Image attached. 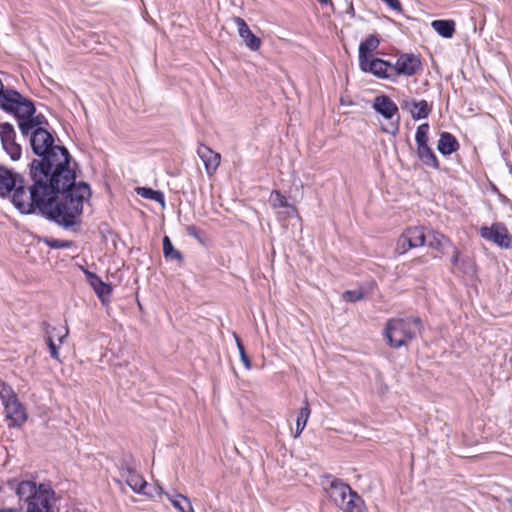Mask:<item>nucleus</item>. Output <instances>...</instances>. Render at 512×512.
<instances>
[{
	"label": "nucleus",
	"mask_w": 512,
	"mask_h": 512,
	"mask_svg": "<svg viewBox=\"0 0 512 512\" xmlns=\"http://www.w3.org/2000/svg\"><path fill=\"white\" fill-rule=\"evenodd\" d=\"M428 132H429V125L428 123H423L418 126L415 134V141L418 146H425L428 145Z\"/></svg>",
	"instance_id": "obj_32"
},
{
	"label": "nucleus",
	"mask_w": 512,
	"mask_h": 512,
	"mask_svg": "<svg viewBox=\"0 0 512 512\" xmlns=\"http://www.w3.org/2000/svg\"><path fill=\"white\" fill-rule=\"evenodd\" d=\"M197 154L202 160L206 173L212 175L217 170L221 156L219 153L214 152L210 147L200 144L197 148Z\"/></svg>",
	"instance_id": "obj_17"
},
{
	"label": "nucleus",
	"mask_w": 512,
	"mask_h": 512,
	"mask_svg": "<svg viewBox=\"0 0 512 512\" xmlns=\"http://www.w3.org/2000/svg\"><path fill=\"white\" fill-rule=\"evenodd\" d=\"M24 179L18 173L0 166V196L5 197L10 194L16 185L23 183Z\"/></svg>",
	"instance_id": "obj_14"
},
{
	"label": "nucleus",
	"mask_w": 512,
	"mask_h": 512,
	"mask_svg": "<svg viewBox=\"0 0 512 512\" xmlns=\"http://www.w3.org/2000/svg\"><path fill=\"white\" fill-rule=\"evenodd\" d=\"M458 255H459V252L456 248H454V256L452 258V263L453 264H456L458 262Z\"/></svg>",
	"instance_id": "obj_38"
},
{
	"label": "nucleus",
	"mask_w": 512,
	"mask_h": 512,
	"mask_svg": "<svg viewBox=\"0 0 512 512\" xmlns=\"http://www.w3.org/2000/svg\"><path fill=\"white\" fill-rule=\"evenodd\" d=\"M33 185L26 188L19 183L13 189L12 203L22 214H31L38 209L49 219L66 227L76 224L82 214L83 203L91 195L84 182L64 185L59 175H50L38 168L30 169Z\"/></svg>",
	"instance_id": "obj_1"
},
{
	"label": "nucleus",
	"mask_w": 512,
	"mask_h": 512,
	"mask_svg": "<svg viewBox=\"0 0 512 512\" xmlns=\"http://www.w3.org/2000/svg\"><path fill=\"white\" fill-rule=\"evenodd\" d=\"M87 280L103 304H108L112 294V288L104 283L96 274L86 271Z\"/></svg>",
	"instance_id": "obj_19"
},
{
	"label": "nucleus",
	"mask_w": 512,
	"mask_h": 512,
	"mask_svg": "<svg viewBox=\"0 0 512 512\" xmlns=\"http://www.w3.org/2000/svg\"><path fill=\"white\" fill-rule=\"evenodd\" d=\"M323 485L331 501L344 512H364V501L348 484L326 476Z\"/></svg>",
	"instance_id": "obj_4"
},
{
	"label": "nucleus",
	"mask_w": 512,
	"mask_h": 512,
	"mask_svg": "<svg viewBox=\"0 0 512 512\" xmlns=\"http://www.w3.org/2000/svg\"><path fill=\"white\" fill-rule=\"evenodd\" d=\"M391 9L400 12L402 10L399 0H382Z\"/></svg>",
	"instance_id": "obj_36"
},
{
	"label": "nucleus",
	"mask_w": 512,
	"mask_h": 512,
	"mask_svg": "<svg viewBox=\"0 0 512 512\" xmlns=\"http://www.w3.org/2000/svg\"><path fill=\"white\" fill-rule=\"evenodd\" d=\"M364 298L362 289L346 290L342 293V299L346 302H356Z\"/></svg>",
	"instance_id": "obj_35"
},
{
	"label": "nucleus",
	"mask_w": 512,
	"mask_h": 512,
	"mask_svg": "<svg viewBox=\"0 0 512 512\" xmlns=\"http://www.w3.org/2000/svg\"><path fill=\"white\" fill-rule=\"evenodd\" d=\"M46 126H48L46 118L42 114H38L29 121L27 131H21L22 135L30 136L32 151L41 157L39 160H33L30 169L38 168L49 176L58 174L64 185L76 183L75 173L69 166L68 150L54 144V137L46 129Z\"/></svg>",
	"instance_id": "obj_2"
},
{
	"label": "nucleus",
	"mask_w": 512,
	"mask_h": 512,
	"mask_svg": "<svg viewBox=\"0 0 512 512\" xmlns=\"http://www.w3.org/2000/svg\"><path fill=\"white\" fill-rule=\"evenodd\" d=\"M186 232L188 233V235L190 236H193V237H198V229L196 226L194 225H189L186 227Z\"/></svg>",
	"instance_id": "obj_37"
},
{
	"label": "nucleus",
	"mask_w": 512,
	"mask_h": 512,
	"mask_svg": "<svg viewBox=\"0 0 512 512\" xmlns=\"http://www.w3.org/2000/svg\"><path fill=\"white\" fill-rule=\"evenodd\" d=\"M0 141L4 151L13 161L20 159L21 145L16 142V131L10 123H0Z\"/></svg>",
	"instance_id": "obj_10"
},
{
	"label": "nucleus",
	"mask_w": 512,
	"mask_h": 512,
	"mask_svg": "<svg viewBox=\"0 0 512 512\" xmlns=\"http://www.w3.org/2000/svg\"><path fill=\"white\" fill-rule=\"evenodd\" d=\"M0 399L4 406L8 426L22 427L28 419L26 407L20 402L10 385L0 380Z\"/></svg>",
	"instance_id": "obj_6"
},
{
	"label": "nucleus",
	"mask_w": 512,
	"mask_h": 512,
	"mask_svg": "<svg viewBox=\"0 0 512 512\" xmlns=\"http://www.w3.org/2000/svg\"><path fill=\"white\" fill-rule=\"evenodd\" d=\"M380 44L379 39L375 35H369L364 41H362L359 45V62L363 60L369 59V54L375 51Z\"/></svg>",
	"instance_id": "obj_23"
},
{
	"label": "nucleus",
	"mask_w": 512,
	"mask_h": 512,
	"mask_svg": "<svg viewBox=\"0 0 512 512\" xmlns=\"http://www.w3.org/2000/svg\"><path fill=\"white\" fill-rule=\"evenodd\" d=\"M158 494L164 495L179 512H194L192 504L186 496L179 493L164 492L161 488L158 489Z\"/></svg>",
	"instance_id": "obj_20"
},
{
	"label": "nucleus",
	"mask_w": 512,
	"mask_h": 512,
	"mask_svg": "<svg viewBox=\"0 0 512 512\" xmlns=\"http://www.w3.org/2000/svg\"><path fill=\"white\" fill-rule=\"evenodd\" d=\"M54 492L45 484L38 486V491L27 502V512H49Z\"/></svg>",
	"instance_id": "obj_13"
},
{
	"label": "nucleus",
	"mask_w": 512,
	"mask_h": 512,
	"mask_svg": "<svg viewBox=\"0 0 512 512\" xmlns=\"http://www.w3.org/2000/svg\"><path fill=\"white\" fill-rule=\"evenodd\" d=\"M270 206L277 210L280 208L286 209L284 212L287 217L292 216L294 213H296V208L291 205L287 198L282 195L278 190H274L271 192L268 200Z\"/></svg>",
	"instance_id": "obj_22"
},
{
	"label": "nucleus",
	"mask_w": 512,
	"mask_h": 512,
	"mask_svg": "<svg viewBox=\"0 0 512 512\" xmlns=\"http://www.w3.org/2000/svg\"><path fill=\"white\" fill-rule=\"evenodd\" d=\"M38 491V486L32 481H23L17 487V495L21 500L28 502Z\"/></svg>",
	"instance_id": "obj_29"
},
{
	"label": "nucleus",
	"mask_w": 512,
	"mask_h": 512,
	"mask_svg": "<svg viewBox=\"0 0 512 512\" xmlns=\"http://www.w3.org/2000/svg\"><path fill=\"white\" fill-rule=\"evenodd\" d=\"M403 110L408 111L414 120L426 118L430 113V108L426 100L416 101L412 98L403 99L400 103Z\"/></svg>",
	"instance_id": "obj_18"
},
{
	"label": "nucleus",
	"mask_w": 512,
	"mask_h": 512,
	"mask_svg": "<svg viewBox=\"0 0 512 512\" xmlns=\"http://www.w3.org/2000/svg\"><path fill=\"white\" fill-rule=\"evenodd\" d=\"M138 195L145 199H150L160 203L162 206L165 205L164 195L161 191L153 190L146 187H138L136 189Z\"/></svg>",
	"instance_id": "obj_30"
},
{
	"label": "nucleus",
	"mask_w": 512,
	"mask_h": 512,
	"mask_svg": "<svg viewBox=\"0 0 512 512\" xmlns=\"http://www.w3.org/2000/svg\"><path fill=\"white\" fill-rule=\"evenodd\" d=\"M412 248L413 247L409 245L408 237L406 236L405 232H403L397 240L395 248L396 253L399 255H403Z\"/></svg>",
	"instance_id": "obj_33"
},
{
	"label": "nucleus",
	"mask_w": 512,
	"mask_h": 512,
	"mask_svg": "<svg viewBox=\"0 0 512 512\" xmlns=\"http://www.w3.org/2000/svg\"><path fill=\"white\" fill-rule=\"evenodd\" d=\"M422 323L418 317L390 319L385 326L384 336L393 348H400L411 342L421 333Z\"/></svg>",
	"instance_id": "obj_5"
},
{
	"label": "nucleus",
	"mask_w": 512,
	"mask_h": 512,
	"mask_svg": "<svg viewBox=\"0 0 512 512\" xmlns=\"http://www.w3.org/2000/svg\"><path fill=\"white\" fill-rule=\"evenodd\" d=\"M429 247L438 251L443 250L447 246H451L448 238L437 231H429L426 233V243Z\"/></svg>",
	"instance_id": "obj_24"
},
{
	"label": "nucleus",
	"mask_w": 512,
	"mask_h": 512,
	"mask_svg": "<svg viewBox=\"0 0 512 512\" xmlns=\"http://www.w3.org/2000/svg\"><path fill=\"white\" fill-rule=\"evenodd\" d=\"M234 338H235V341H236V345H237V348H238V351H239V354H240V358H241V361L243 363V365L245 366V368L247 370H250L252 365H251V361L249 359V357L247 356L246 352H245V349H244V346L241 342V339L238 337L237 334H234Z\"/></svg>",
	"instance_id": "obj_34"
},
{
	"label": "nucleus",
	"mask_w": 512,
	"mask_h": 512,
	"mask_svg": "<svg viewBox=\"0 0 512 512\" xmlns=\"http://www.w3.org/2000/svg\"><path fill=\"white\" fill-rule=\"evenodd\" d=\"M68 333L69 331L67 328H52L46 332V343L48 345L50 355L53 359L58 361L60 360L58 349L59 346L67 338Z\"/></svg>",
	"instance_id": "obj_16"
},
{
	"label": "nucleus",
	"mask_w": 512,
	"mask_h": 512,
	"mask_svg": "<svg viewBox=\"0 0 512 512\" xmlns=\"http://www.w3.org/2000/svg\"><path fill=\"white\" fill-rule=\"evenodd\" d=\"M121 479H116V483L123 490V481L129 486V488L136 494L152 496L151 493L146 491L147 482L143 476L138 473L131 466H123L120 468Z\"/></svg>",
	"instance_id": "obj_8"
},
{
	"label": "nucleus",
	"mask_w": 512,
	"mask_h": 512,
	"mask_svg": "<svg viewBox=\"0 0 512 512\" xmlns=\"http://www.w3.org/2000/svg\"><path fill=\"white\" fill-rule=\"evenodd\" d=\"M459 148L457 139L448 132H442L437 144V150L444 156L456 152Z\"/></svg>",
	"instance_id": "obj_21"
},
{
	"label": "nucleus",
	"mask_w": 512,
	"mask_h": 512,
	"mask_svg": "<svg viewBox=\"0 0 512 512\" xmlns=\"http://www.w3.org/2000/svg\"><path fill=\"white\" fill-rule=\"evenodd\" d=\"M234 23L236 24L238 34L243 39L245 45L250 50L257 51L261 46V39L250 30L245 20L241 17H235Z\"/></svg>",
	"instance_id": "obj_15"
},
{
	"label": "nucleus",
	"mask_w": 512,
	"mask_h": 512,
	"mask_svg": "<svg viewBox=\"0 0 512 512\" xmlns=\"http://www.w3.org/2000/svg\"><path fill=\"white\" fill-rule=\"evenodd\" d=\"M321 4L331 3V0H318Z\"/></svg>",
	"instance_id": "obj_39"
},
{
	"label": "nucleus",
	"mask_w": 512,
	"mask_h": 512,
	"mask_svg": "<svg viewBox=\"0 0 512 512\" xmlns=\"http://www.w3.org/2000/svg\"><path fill=\"white\" fill-rule=\"evenodd\" d=\"M0 512H13L12 510H0Z\"/></svg>",
	"instance_id": "obj_40"
},
{
	"label": "nucleus",
	"mask_w": 512,
	"mask_h": 512,
	"mask_svg": "<svg viewBox=\"0 0 512 512\" xmlns=\"http://www.w3.org/2000/svg\"><path fill=\"white\" fill-rule=\"evenodd\" d=\"M417 155L424 165L433 169L439 168L438 159L433 150L428 145L418 146Z\"/></svg>",
	"instance_id": "obj_25"
},
{
	"label": "nucleus",
	"mask_w": 512,
	"mask_h": 512,
	"mask_svg": "<svg viewBox=\"0 0 512 512\" xmlns=\"http://www.w3.org/2000/svg\"><path fill=\"white\" fill-rule=\"evenodd\" d=\"M359 67L362 72L371 73L379 79H392V63L380 59V58H369L367 60L360 61Z\"/></svg>",
	"instance_id": "obj_12"
},
{
	"label": "nucleus",
	"mask_w": 512,
	"mask_h": 512,
	"mask_svg": "<svg viewBox=\"0 0 512 512\" xmlns=\"http://www.w3.org/2000/svg\"><path fill=\"white\" fill-rule=\"evenodd\" d=\"M480 236L490 241L501 248L512 247V236L509 234L508 229L502 223H494L490 227L483 226L479 229Z\"/></svg>",
	"instance_id": "obj_9"
},
{
	"label": "nucleus",
	"mask_w": 512,
	"mask_h": 512,
	"mask_svg": "<svg viewBox=\"0 0 512 512\" xmlns=\"http://www.w3.org/2000/svg\"><path fill=\"white\" fill-rule=\"evenodd\" d=\"M310 414H311V410H310V407H309V404H308V401L305 400L304 401V406L300 409L299 413H298V416H297V420H296V428H295V431L293 433V436L295 438L299 437L302 433V431L304 430L306 424H307V421L310 417Z\"/></svg>",
	"instance_id": "obj_28"
},
{
	"label": "nucleus",
	"mask_w": 512,
	"mask_h": 512,
	"mask_svg": "<svg viewBox=\"0 0 512 512\" xmlns=\"http://www.w3.org/2000/svg\"><path fill=\"white\" fill-rule=\"evenodd\" d=\"M372 107L377 113L381 114L389 121L388 124L382 125V131L395 135L399 130L400 117L398 107L394 101L386 95H380L375 97Z\"/></svg>",
	"instance_id": "obj_7"
},
{
	"label": "nucleus",
	"mask_w": 512,
	"mask_h": 512,
	"mask_svg": "<svg viewBox=\"0 0 512 512\" xmlns=\"http://www.w3.org/2000/svg\"><path fill=\"white\" fill-rule=\"evenodd\" d=\"M0 108L11 113L18 121L20 131H27L28 123L35 115V106L32 101L23 97L19 92L12 89H4L0 80Z\"/></svg>",
	"instance_id": "obj_3"
},
{
	"label": "nucleus",
	"mask_w": 512,
	"mask_h": 512,
	"mask_svg": "<svg viewBox=\"0 0 512 512\" xmlns=\"http://www.w3.org/2000/svg\"><path fill=\"white\" fill-rule=\"evenodd\" d=\"M409 239V245L412 247H421L426 243V233L423 227H410L405 231Z\"/></svg>",
	"instance_id": "obj_26"
},
{
	"label": "nucleus",
	"mask_w": 512,
	"mask_h": 512,
	"mask_svg": "<svg viewBox=\"0 0 512 512\" xmlns=\"http://www.w3.org/2000/svg\"><path fill=\"white\" fill-rule=\"evenodd\" d=\"M163 254L166 259L169 260H182L181 253L174 248L172 242L170 241V238L168 236H165L163 238Z\"/></svg>",
	"instance_id": "obj_31"
},
{
	"label": "nucleus",
	"mask_w": 512,
	"mask_h": 512,
	"mask_svg": "<svg viewBox=\"0 0 512 512\" xmlns=\"http://www.w3.org/2000/svg\"><path fill=\"white\" fill-rule=\"evenodd\" d=\"M421 67L420 59L414 54H401L395 64H392V76L393 80L400 75L404 76H412L414 75Z\"/></svg>",
	"instance_id": "obj_11"
},
{
	"label": "nucleus",
	"mask_w": 512,
	"mask_h": 512,
	"mask_svg": "<svg viewBox=\"0 0 512 512\" xmlns=\"http://www.w3.org/2000/svg\"><path fill=\"white\" fill-rule=\"evenodd\" d=\"M431 27L444 38H451L455 33V22L453 20H434Z\"/></svg>",
	"instance_id": "obj_27"
}]
</instances>
